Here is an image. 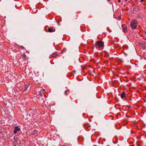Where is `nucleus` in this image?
Returning <instances> with one entry per match:
<instances>
[{
    "mask_svg": "<svg viewBox=\"0 0 146 146\" xmlns=\"http://www.w3.org/2000/svg\"><path fill=\"white\" fill-rule=\"evenodd\" d=\"M65 49H66V48H64V49H63V50L62 51H61V52L62 53H63L64 52H65L64 51V50Z\"/></svg>",
    "mask_w": 146,
    "mask_h": 146,
    "instance_id": "4468645a",
    "label": "nucleus"
},
{
    "mask_svg": "<svg viewBox=\"0 0 146 146\" xmlns=\"http://www.w3.org/2000/svg\"><path fill=\"white\" fill-rule=\"evenodd\" d=\"M127 1V0H125V1Z\"/></svg>",
    "mask_w": 146,
    "mask_h": 146,
    "instance_id": "4be33fe9",
    "label": "nucleus"
},
{
    "mask_svg": "<svg viewBox=\"0 0 146 146\" xmlns=\"http://www.w3.org/2000/svg\"><path fill=\"white\" fill-rule=\"evenodd\" d=\"M84 127L85 128H86V125H84Z\"/></svg>",
    "mask_w": 146,
    "mask_h": 146,
    "instance_id": "6ab92c4d",
    "label": "nucleus"
},
{
    "mask_svg": "<svg viewBox=\"0 0 146 146\" xmlns=\"http://www.w3.org/2000/svg\"><path fill=\"white\" fill-rule=\"evenodd\" d=\"M45 91V90H43L42 92H43V91Z\"/></svg>",
    "mask_w": 146,
    "mask_h": 146,
    "instance_id": "412c9836",
    "label": "nucleus"
},
{
    "mask_svg": "<svg viewBox=\"0 0 146 146\" xmlns=\"http://www.w3.org/2000/svg\"><path fill=\"white\" fill-rule=\"evenodd\" d=\"M118 0V2L119 3H120V2H121V1H120V0Z\"/></svg>",
    "mask_w": 146,
    "mask_h": 146,
    "instance_id": "a211bd4d",
    "label": "nucleus"
},
{
    "mask_svg": "<svg viewBox=\"0 0 146 146\" xmlns=\"http://www.w3.org/2000/svg\"><path fill=\"white\" fill-rule=\"evenodd\" d=\"M57 56V53L56 52L53 53L51 55V57L52 58H55Z\"/></svg>",
    "mask_w": 146,
    "mask_h": 146,
    "instance_id": "423d86ee",
    "label": "nucleus"
},
{
    "mask_svg": "<svg viewBox=\"0 0 146 146\" xmlns=\"http://www.w3.org/2000/svg\"><path fill=\"white\" fill-rule=\"evenodd\" d=\"M108 1H110V0H108Z\"/></svg>",
    "mask_w": 146,
    "mask_h": 146,
    "instance_id": "393cba45",
    "label": "nucleus"
},
{
    "mask_svg": "<svg viewBox=\"0 0 146 146\" xmlns=\"http://www.w3.org/2000/svg\"><path fill=\"white\" fill-rule=\"evenodd\" d=\"M48 30L49 32L51 33L54 32L55 29L54 28L50 27L48 28Z\"/></svg>",
    "mask_w": 146,
    "mask_h": 146,
    "instance_id": "39448f33",
    "label": "nucleus"
},
{
    "mask_svg": "<svg viewBox=\"0 0 146 146\" xmlns=\"http://www.w3.org/2000/svg\"><path fill=\"white\" fill-rule=\"evenodd\" d=\"M137 24V21L136 19H133L132 20L130 24L131 28L133 29H135L136 28Z\"/></svg>",
    "mask_w": 146,
    "mask_h": 146,
    "instance_id": "f257e3e1",
    "label": "nucleus"
},
{
    "mask_svg": "<svg viewBox=\"0 0 146 146\" xmlns=\"http://www.w3.org/2000/svg\"><path fill=\"white\" fill-rule=\"evenodd\" d=\"M23 57L25 58H26V57L27 56H26L25 54H23Z\"/></svg>",
    "mask_w": 146,
    "mask_h": 146,
    "instance_id": "2eb2a0df",
    "label": "nucleus"
},
{
    "mask_svg": "<svg viewBox=\"0 0 146 146\" xmlns=\"http://www.w3.org/2000/svg\"><path fill=\"white\" fill-rule=\"evenodd\" d=\"M135 1H137L138 0H135Z\"/></svg>",
    "mask_w": 146,
    "mask_h": 146,
    "instance_id": "5701e85b",
    "label": "nucleus"
},
{
    "mask_svg": "<svg viewBox=\"0 0 146 146\" xmlns=\"http://www.w3.org/2000/svg\"><path fill=\"white\" fill-rule=\"evenodd\" d=\"M29 86V84H27L25 86V90H26L28 88Z\"/></svg>",
    "mask_w": 146,
    "mask_h": 146,
    "instance_id": "ddd939ff",
    "label": "nucleus"
},
{
    "mask_svg": "<svg viewBox=\"0 0 146 146\" xmlns=\"http://www.w3.org/2000/svg\"><path fill=\"white\" fill-rule=\"evenodd\" d=\"M96 45L99 48H102L104 46V43L101 40H98L96 42Z\"/></svg>",
    "mask_w": 146,
    "mask_h": 146,
    "instance_id": "f03ea898",
    "label": "nucleus"
},
{
    "mask_svg": "<svg viewBox=\"0 0 146 146\" xmlns=\"http://www.w3.org/2000/svg\"><path fill=\"white\" fill-rule=\"evenodd\" d=\"M105 56L106 57H108L109 56V53H106Z\"/></svg>",
    "mask_w": 146,
    "mask_h": 146,
    "instance_id": "f8f14e48",
    "label": "nucleus"
},
{
    "mask_svg": "<svg viewBox=\"0 0 146 146\" xmlns=\"http://www.w3.org/2000/svg\"><path fill=\"white\" fill-rule=\"evenodd\" d=\"M20 129L18 126L15 127L13 132L15 134H16L17 131H19L20 130Z\"/></svg>",
    "mask_w": 146,
    "mask_h": 146,
    "instance_id": "20e7f679",
    "label": "nucleus"
},
{
    "mask_svg": "<svg viewBox=\"0 0 146 146\" xmlns=\"http://www.w3.org/2000/svg\"><path fill=\"white\" fill-rule=\"evenodd\" d=\"M125 97L126 96L125 93L124 92H123V93L121 94V98L123 99V98Z\"/></svg>",
    "mask_w": 146,
    "mask_h": 146,
    "instance_id": "0eeeda50",
    "label": "nucleus"
},
{
    "mask_svg": "<svg viewBox=\"0 0 146 146\" xmlns=\"http://www.w3.org/2000/svg\"><path fill=\"white\" fill-rule=\"evenodd\" d=\"M142 46L145 48L146 47V43L143 42L142 44Z\"/></svg>",
    "mask_w": 146,
    "mask_h": 146,
    "instance_id": "6e6552de",
    "label": "nucleus"
},
{
    "mask_svg": "<svg viewBox=\"0 0 146 146\" xmlns=\"http://www.w3.org/2000/svg\"><path fill=\"white\" fill-rule=\"evenodd\" d=\"M123 123H124V125H125L127 124V121L126 120H125L123 121Z\"/></svg>",
    "mask_w": 146,
    "mask_h": 146,
    "instance_id": "1a4fd4ad",
    "label": "nucleus"
},
{
    "mask_svg": "<svg viewBox=\"0 0 146 146\" xmlns=\"http://www.w3.org/2000/svg\"><path fill=\"white\" fill-rule=\"evenodd\" d=\"M123 31L124 33L126 32L127 31V27L125 25H123L122 26Z\"/></svg>",
    "mask_w": 146,
    "mask_h": 146,
    "instance_id": "7ed1b4c3",
    "label": "nucleus"
},
{
    "mask_svg": "<svg viewBox=\"0 0 146 146\" xmlns=\"http://www.w3.org/2000/svg\"><path fill=\"white\" fill-rule=\"evenodd\" d=\"M115 139H116V140L115 141H113V142L114 144L117 143L118 142L117 139V137H116Z\"/></svg>",
    "mask_w": 146,
    "mask_h": 146,
    "instance_id": "9d476101",
    "label": "nucleus"
},
{
    "mask_svg": "<svg viewBox=\"0 0 146 146\" xmlns=\"http://www.w3.org/2000/svg\"><path fill=\"white\" fill-rule=\"evenodd\" d=\"M37 133V131L36 130H34L33 133L34 134H36Z\"/></svg>",
    "mask_w": 146,
    "mask_h": 146,
    "instance_id": "9b49d317",
    "label": "nucleus"
},
{
    "mask_svg": "<svg viewBox=\"0 0 146 146\" xmlns=\"http://www.w3.org/2000/svg\"><path fill=\"white\" fill-rule=\"evenodd\" d=\"M21 48H23V49H24V48H24L23 46H21Z\"/></svg>",
    "mask_w": 146,
    "mask_h": 146,
    "instance_id": "f3484780",
    "label": "nucleus"
},
{
    "mask_svg": "<svg viewBox=\"0 0 146 146\" xmlns=\"http://www.w3.org/2000/svg\"><path fill=\"white\" fill-rule=\"evenodd\" d=\"M108 1H110V0H108Z\"/></svg>",
    "mask_w": 146,
    "mask_h": 146,
    "instance_id": "b1692460",
    "label": "nucleus"
},
{
    "mask_svg": "<svg viewBox=\"0 0 146 146\" xmlns=\"http://www.w3.org/2000/svg\"><path fill=\"white\" fill-rule=\"evenodd\" d=\"M66 91L64 92V94H65L66 95H67V94H66Z\"/></svg>",
    "mask_w": 146,
    "mask_h": 146,
    "instance_id": "dca6fc26",
    "label": "nucleus"
},
{
    "mask_svg": "<svg viewBox=\"0 0 146 146\" xmlns=\"http://www.w3.org/2000/svg\"><path fill=\"white\" fill-rule=\"evenodd\" d=\"M144 0H141V2H142Z\"/></svg>",
    "mask_w": 146,
    "mask_h": 146,
    "instance_id": "aec40b11",
    "label": "nucleus"
}]
</instances>
